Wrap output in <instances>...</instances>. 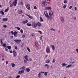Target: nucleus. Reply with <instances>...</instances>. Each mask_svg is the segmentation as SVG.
<instances>
[{
    "mask_svg": "<svg viewBox=\"0 0 78 78\" xmlns=\"http://www.w3.org/2000/svg\"><path fill=\"white\" fill-rule=\"evenodd\" d=\"M17 0H15L12 4L10 5V7H12L13 5L14 6H16L17 5Z\"/></svg>",
    "mask_w": 78,
    "mask_h": 78,
    "instance_id": "f257e3e1",
    "label": "nucleus"
},
{
    "mask_svg": "<svg viewBox=\"0 0 78 78\" xmlns=\"http://www.w3.org/2000/svg\"><path fill=\"white\" fill-rule=\"evenodd\" d=\"M46 50L47 53H50V49L49 47L48 46L47 47Z\"/></svg>",
    "mask_w": 78,
    "mask_h": 78,
    "instance_id": "f03ea898",
    "label": "nucleus"
},
{
    "mask_svg": "<svg viewBox=\"0 0 78 78\" xmlns=\"http://www.w3.org/2000/svg\"><path fill=\"white\" fill-rule=\"evenodd\" d=\"M14 41H15V42H16V43H17V44H20V42H21V41H22V40H14Z\"/></svg>",
    "mask_w": 78,
    "mask_h": 78,
    "instance_id": "7ed1b4c3",
    "label": "nucleus"
},
{
    "mask_svg": "<svg viewBox=\"0 0 78 78\" xmlns=\"http://www.w3.org/2000/svg\"><path fill=\"white\" fill-rule=\"evenodd\" d=\"M32 26L34 28H36L37 27V24L35 23H33L32 24Z\"/></svg>",
    "mask_w": 78,
    "mask_h": 78,
    "instance_id": "20e7f679",
    "label": "nucleus"
},
{
    "mask_svg": "<svg viewBox=\"0 0 78 78\" xmlns=\"http://www.w3.org/2000/svg\"><path fill=\"white\" fill-rule=\"evenodd\" d=\"M26 8L28 10H30V5L29 4H27L26 5Z\"/></svg>",
    "mask_w": 78,
    "mask_h": 78,
    "instance_id": "39448f33",
    "label": "nucleus"
},
{
    "mask_svg": "<svg viewBox=\"0 0 78 78\" xmlns=\"http://www.w3.org/2000/svg\"><path fill=\"white\" fill-rule=\"evenodd\" d=\"M24 69L22 70L21 71H19L18 73L19 74H22V73H24Z\"/></svg>",
    "mask_w": 78,
    "mask_h": 78,
    "instance_id": "423d86ee",
    "label": "nucleus"
},
{
    "mask_svg": "<svg viewBox=\"0 0 78 78\" xmlns=\"http://www.w3.org/2000/svg\"><path fill=\"white\" fill-rule=\"evenodd\" d=\"M45 10H51V7H46L45 8Z\"/></svg>",
    "mask_w": 78,
    "mask_h": 78,
    "instance_id": "0eeeda50",
    "label": "nucleus"
},
{
    "mask_svg": "<svg viewBox=\"0 0 78 78\" xmlns=\"http://www.w3.org/2000/svg\"><path fill=\"white\" fill-rule=\"evenodd\" d=\"M13 55L14 57H16V56H17V53H16V52L15 50H14L13 51Z\"/></svg>",
    "mask_w": 78,
    "mask_h": 78,
    "instance_id": "6e6552de",
    "label": "nucleus"
},
{
    "mask_svg": "<svg viewBox=\"0 0 78 78\" xmlns=\"http://www.w3.org/2000/svg\"><path fill=\"white\" fill-rule=\"evenodd\" d=\"M42 6H45V2L42 1Z\"/></svg>",
    "mask_w": 78,
    "mask_h": 78,
    "instance_id": "1a4fd4ad",
    "label": "nucleus"
},
{
    "mask_svg": "<svg viewBox=\"0 0 78 78\" xmlns=\"http://www.w3.org/2000/svg\"><path fill=\"white\" fill-rule=\"evenodd\" d=\"M46 17L48 18L49 20H51L52 19V17L51 16H48V15H46Z\"/></svg>",
    "mask_w": 78,
    "mask_h": 78,
    "instance_id": "9d476101",
    "label": "nucleus"
},
{
    "mask_svg": "<svg viewBox=\"0 0 78 78\" xmlns=\"http://www.w3.org/2000/svg\"><path fill=\"white\" fill-rule=\"evenodd\" d=\"M49 16H53V12L51 11H50L49 12Z\"/></svg>",
    "mask_w": 78,
    "mask_h": 78,
    "instance_id": "9b49d317",
    "label": "nucleus"
},
{
    "mask_svg": "<svg viewBox=\"0 0 78 78\" xmlns=\"http://www.w3.org/2000/svg\"><path fill=\"white\" fill-rule=\"evenodd\" d=\"M25 59H26V61H29V60H28V55H26V56H25L24 57Z\"/></svg>",
    "mask_w": 78,
    "mask_h": 78,
    "instance_id": "f8f14e48",
    "label": "nucleus"
},
{
    "mask_svg": "<svg viewBox=\"0 0 78 78\" xmlns=\"http://www.w3.org/2000/svg\"><path fill=\"white\" fill-rule=\"evenodd\" d=\"M60 20H61L62 22V23H63V22H64V17H63L62 16L61 17Z\"/></svg>",
    "mask_w": 78,
    "mask_h": 78,
    "instance_id": "ddd939ff",
    "label": "nucleus"
},
{
    "mask_svg": "<svg viewBox=\"0 0 78 78\" xmlns=\"http://www.w3.org/2000/svg\"><path fill=\"white\" fill-rule=\"evenodd\" d=\"M26 72H29L30 71V68H27L26 69Z\"/></svg>",
    "mask_w": 78,
    "mask_h": 78,
    "instance_id": "4468645a",
    "label": "nucleus"
},
{
    "mask_svg": "<svg viewBox=\"0 0 78 78\" xmlns=\"http://www.w3.org/2000/svg\"><path fill=\"white\" fill-rule=\"evenodd\" d=\"M37 25L39 27H41V23L39 22H37Z\"/></svg>",
    "mask_w": 78,
    "mask_h": 78,
    "instance_id": "2eb2a0df",
    "label": "nucleus"
},
{
    "mask_svg": "<svg viewBox=\"0 0 78 78\" xmlns=\"http://www.w3.org/2000/svg\"><path fill=\"white\" fill-rule=\"evenodd\" d=\"M2 46L4 48H6V47H7L6 46V44L5 43H3L2 45Z\"/></svg>",
    "mask_w": 78,
    "mask_h": 78,
    "instance_id": "dca6fc26",
    "label": "nucleus"
},
{
    "mask_svg": "<svg viewBox=\"0 0 78 78\" xmlns=\"http://www.w3.org/2000/svg\"><path fill=\"white\" fill-rule=\"evenodd\" d=\"M6 48H8L9 50H11V46H7Z\"/></svg>",
    "mask_w": 78,
    "mask_h": 78,
    "instance_id": "f3484780",
    "label": "nucleus"
},
{
    "mask_svg": "<svg viewBox=\"0 0 78 78\" xmlns=\"http://www.w3.org/2000/svg\"><path fill=\"white\" fill-rule=\"evenodd\" d=\"M18 13L20 14H22V13H23V12H22V10H20V11H19Z\"/></svg>",
    "mask_w": 78,
    "mask_h": 78,
    "instance_id": "a211bd4d",
    "label": "nucleus"
},
{
    "mask_svg": "<svg viewBox=\"0 0 78 78\" xmlns=\"http://www.w3.org/2000/svg\"><path fill=\"white\" fill-rule=\"evenodd\" d=\"M44 14L45 17H47L46 16H48V13H47V12H44Z\"/></svg>",
    "mask_w": 78,
    "mask_h": 78,
    "instance_id": "6ab92c4d",
    "label": "nucleus"
},
{
    "mask_svg": "<svg viewBox=\"0 0 78 78\" xmlns=\"http://www.w3.org/2000/svg\"><path fill=\"white\" fill-rule=\"evenodd\" d=\"M20 4L21 5H23V2L22 0H21V1L20 2Z\"/></svg>",
    "mask_w": 78,
    "mask_h": 78,
    "instance_id": "aec40b11",
    "label": "nucleus"
},
{
    "mask_svg": "<svg viewBox=\"0 0 78 78\" xmlns=\"http://www.w3.org/2000/svg\"><path fill=\"white\" fill-rule=\"evenodd\" d=\"M8 19V18H3L2 19V21H7Z\"/></svg>",
    "mask_w": 78,
    "mask_h": 78,
    "instance_id": "412c9836",
    "label": "nucleus"
},
{
    "mask_svg": "<svg viewBox=\"0 0 78 78\" xmlns=\"http://www.w3.org/2000/svg\"><path fill=\"white\" fill-rule=\"evenodd\" d=\"M62 67H64L65 66H67V64L65 63H62Z\"/></svg>",
    "mask_w": 78,
    "mask_h": 78,
    "instance_id": "4be33fe9",
    "label": "nucleus"
},
{
    "mask_svg": "<svg viewBox=\"0 0 78 78\" xmlns=\"http://www.w3.org/2000/svg\"><path fill=\"white\" fill-rule=\"evenodd\" d=\"M28 23V20H26V21H24L23 22V23Z\"/></svg>",
    "mask_w": 78,
    "mask_h": 78,
    "instance_id": "5701e85b",
    "label": "nucleus"
},
{
    "mask_svg": "<svg viewBox=\"0 0 78 78\" xmlns=\"http://www.w3.org/2000/svg\"><path fill=\"white\" fill-rule=\"evenodd\" d=\"M0 14H2V16H3L4 15V14H5V13L3 11H1L0 12Z\"/></svg>",
    "mask_w": 78,
    "mask_h": 78,
    "instance_id": "b1692460",
    "label": "nucleus"
},
{
    "mask_svg": "<svg viewBox=\"0 0 78 78\" xmlns=\"http://www.w3.org/2000/svg\"><path fill=\"white\" fill-rule=\"evenodd\" d=\"M27 26H28L29 27H31V26H32V25L31 24H30L29 23H27Z\"/></svg>",
    "mask_w": 78,
    "mask_h": 78,
    "instance_id": "393cba45",
    "label": "nucleus"
},
{
    "mask_svg": "<svg viewBox=\"0 0 78 78\" xmlns=\"http://www.w3.org/2000/svg\"><path fill=\"white\" fill-rule=\"evenodd\" d=\"M72 64H70V65H69L67 66H66V67L67 68H68L69 67H71V66H72Z\"/></svg>",
    "mask_w": 78,
    "mask_h": 78,
    "instance_id": "a878e982",
    "label": "nucleus"
},
{
    "mask_svg": "<svg viewBox=\"0 0 78 78\" xmlns=\"http://www.w3.org/2000/svg\"><path fill=\"white\" fill-rule=\"evenodd\" d=\"M9 7H8L7 9L5 10V12H6L9 10Z\"/></svg>",
    "mask_w": 78,
    "mask_h": 78,
    "instance_id": "bb28decb",
    "label": "nucleus"
},
{
    "mask_svg": "<svg viewBox=\"0 0 78 78\" xmlns=\"http://www.w3.org/2000/svg\"><path fill=\"white\" fill-rule=\"evenodd\" d=\"M51 47L52 49V50H55V46H54L53 45H51Z\"/></svg>",
    "mask_w": 78,
    "mask_h": 78,
    "instance_id": "cd10ccee",
    "label": "nucleus"
},
{
    "mask_svg": "<svg viewBox=\"0 0 78 78\" xmlns=\"http://www.w3.org/2000/svg\"><path fill=\"white\" fill-rule=\"evenodd\" d=\"M50 61L49 59H48L47 60V61L46 62V63L48 64V63H50Z\"/></svg>",
    "mask_w": 78,
    "mask_h": 78,
    "instance_id": "c85d7f7f",
    "label": "nucleus"
},
{
    "mask_svg": "<svg viewBox=\"0 0 78 78\" xmlns=\"http://www.w3.org/2000/svg\"><path fill=\"white\" fill-rule=\"evenodd\" d=\"M12 67H15V64L12 63Z\"/></svg>",
    "mask_w": 78,
    "mask_h": 78,
    "instance_id": "c756f323",
    "label": "nucleus"
},
{
    "mask_svg": "<svg viewBox=\"0 0 78 78\" xmlns=\"http://www.w3.org/2000/svg\"><path fill=\"white\" fill-rule=\"evenodd\" d=\"M27 48L28 51L29 52H31V51H30V48H28V47H27Z\"/></svg>",
    "mask_w": 78,
    "mask_h": 78,
    "instance_id": "7c9ffc66",
    "label": "nucleus"
},
{
    "mask_svg": "<svg viewBox=\"0 0 78 78\" xmlns=\"http://www.w3.org/2000/svg\"><path fill=\"white\" fill-rule=\"evenodd\" d=\"M21 69H23L24 70H25V66H23V67L21 68Z\"/></svg>",
    "mask_w": 78,
    "mask_h": 78,
    "instance_id": "2f4dec72",
    "label": "nucleus"
},
{
    "mask_svg": "<svg viewBox=\"0 0 78 78\" xmlns=\"http://www.w3.org/2000/svg\"><path fill=\"white\" fill-rule=\"evenodd\" d=\"M3 41V39H0L1 44H3V41Z\"/></svg>",
    "mask_w": 78,
    "mask_h": 78,
    "instance_id": "473e14b6",
    "label": "nucleus"
},
{
    "mask_svg": "<svg viewBox=\"0 0 78 78\" xmlns=\"http://www.w3.org/2000/svg\"><path fill=\"white\" fill-rule=\"evenodd\" d=\"M40 20L41 22H43L44 21V20L42 18V16H40Z\"/></svg>",
    "mask_w": 78,
    "mask_h": 78,
    "instance_id": "72a5a7b5",
    "label": "nucleus"
},
{
    "mask_svg": "<svg viewBox=\"0 0 78 78\" xmlns=\"http://www.w3.org/2000/svg\"><path fill=\"white\" fill-rule=\"evenodd\" d=\"M35 45L37 47H38V43L37 42H35Z\"/></svg>",
    "mask_w": 78,
    "mask_h": 78,
    "instance_id": "f704fd0d",
    "label": "nucleus"
},
{
    "mask_svg": "<svg viewBox=\"0 0 78 78\" xmlns=\"http://www.w3.org/2000/svg\"><path fill=\"white\" fill-rule=\"evenodd\" d=\"M15 28H17V30H20V27H15Z\"/></svg>",
    "mask_w": 78,
    "mask_h": 78,
    "instance_id": "c9c22d12",
    "label": "nucleus"
},
{
    "mask_svg": "<svg viewBox=\"0 0 78 78\" xmlns=\"http://www.w3.org/2000/svg\"><path fill=\"white\" fill-rule=\"evenodd\" d=\"M14 34H17V32H16V31H14Z\"/></svg>",
    "mask_w": 78,
    "mask_h": 78,
    "instance_id": "e433bc0d",
    "label": "nucleus"
},
{
    "mask_svg": "<svg viewBox=\"0 0 78 78\" xmlns=\"http://www.w3.org/2000/svg\"><path fill=\"white\" fill-rule=\"evenodd\" d=\"M41 73H39L38 75V77H39V78H40V76H41Z\"/></svg>",
    "mask_w": 78,
    "mask_h": 78,
    "instance_id": "4c0bfd02",
    "label": "nucleus"
},
{
    "mask_svg": "<svg viewBox=\"0 0 78 78\" xmlns=\"http://www.w3.org/2000/svg\"><path fill=\"white\" fill-rule=\"evenodd\" d=\"M47 73H48V72H45L44 73V75L45 76H47Z\"/></svg>",
    "mask_w": 78,
    "mask_h": 78,
    "instance_id": "58836bf2",
    "label": "nucleus"
},
{
    "mask_svg": "<svg viewBox=\"0 0 78 78\" xmlns=\"http://www.w3.org/2000/svg\"><path fill=\"white\" fill-rule=\"evenodd\" d=\"M66 6H67V5H64V6L63 7V8L64 9H65V8H66Z\"/></svg>",
    "mask_w": 78,
    "mask_h": 78,
    "instance_id": "ea45409f",
    "label": "nucleus"
},
{
    "mask_svg": "<svg viewBox=\"0 0 78 78\" xmlns=\"http://www.w3.org/2000/svg\"><path fill=\"white\" fill-rule=\"evenodd\" d=\"M29 18L31 19H33V16H29Z\"/></svg>",
    "mask_w": 78,
    "mask_h": 78,
    "instance_id": "a19ab883",
    "label": "nucleus"
},
{
    "mask_svg": "<svg viewBox=\"0 0 78 78\" xmlns=\"http://www.w3.org/2000/svg\"><path fill=\"white\" fill-rule=\"evenodd\" d=\"M3 27L4 28H7V27H8V26H7L6 25H3Z\"/></svg>",
    "mask_w": 78,
    "mask_h": 78,
    "instance_id": "79ce46f5",
    "label": "nucleus"
},
{
    "mask_svg": "<svg viewBox=\"0 0 78 78\" xmlns=\"http://www.w3.org/2000/svg\"><path fill=\"white\" fill-rule=\"evenodd\" d=\"M50 30H53L54 31H55V30L53 28H51L50 29Z\"/></svg>",
    "mask_w": 78,
    "mask_h": 78,
    "instance_id": "37998d69",
    "label": "nucleus"
},
{
    "mask_svg": "<svg viewBox=\"0 0 78 78\" xmlns=\"http://www.w3.org/2000/svg\"><path fill=\"white\" fill-rule=\"evenodd\" d=\"M56 61V60H55V59H53V61H52V62L53 63H55V62Z\"/></svg>",
    "mask_w": 78,
    "mask_h": 78,
    "instance_id": "c03bdc74",
    "label": "nucleus"
},
{
    "mask_svg": "<svg viewBox=\"0 0 78 78\" xmlns=\"http://www.w3.org/2000/svg\"><path fill=\"white\" fill-rule=\"evenodd\" d=\"M20 75H18L16 76V78H20Z\"/></svg>",
    "mask_w": 78,
    "mask_h": 78,
    "instance_id": "a18cd8bd",
    "label": "nucleus"
},
{
    "mask_svg": "<svg viewBox=\"0 0 78 78\" xmlns=\"http://www.w3.org/2000/svg\"><path fill=\"white\" fill-rule=\"evenodd\" d=\"M23 45H24V43H23L22 44V45H21V46L22 47H23L24 46Z\"/></svg>",
    "mask_w": 78,
    "mask_h": 78,
    "instance_id": "49530a36",
    "label": "nucleus"
},
{
    "mask_svg": "<svg viewBox=\"0 0 78 78\" xmlns=\"http://www.w3.org/2000/svg\"><path fill=\"white\" fill-rule=\"evenodd\" d=\"M20 31L21 33H22H22H23V30H22V29H21L20 30Z\"/></svg>",
    "mask_w": 78,
    "mask_h": 78,
    "instance_id": "de8ad7c7",
    "label": "nucleus"
},
{
    "mask_svg": "<svg viewBox=\"0 0 78 78\" xmlns=\"http://www.w3.org/2000/svg\"><path fill=\"white\" fill-rule=\"evenodd\" d=\"M29 61H32V59L31 58H29V59L28 60Z\"/></svg>",
    "mask_w": 78,
    "mask_h": 78,
    "instance_id": "09e8293b",
    "label": "nucleus"
},
{
    "mask_svg": "<svg viewBox=\"0 0 78 78\" xmlns=\"http://www.w3.org/2000/svg\"><path fill=\"white\" fill-rule=\"evenodd\" d=\"M64 3H67V1L66 0H65L64 1Z\"/></svg>",
    "mask_w": 78,
    "mask_h": 78,
    "instance_id": "8fccbe9b",
    "label": "nucleus"
},
{
    "mask_svg": "<svg viewBox=\"0 0 78 78\" xmlns=\"http://www.w3.org/2000/svg\"><path fill=\"white\" fill-rule=\"evenodd\" d=\"M11 33L12 34V35L14 34V32H13V31H11Z\"/></svg>",
    "mask_w": 78,
    "mask_h": 78,
    "instance_id": "3c124183",
    "label": "nucleus"
},
{
    "mask_svg": "<svg viewBox=\"0 0 78 78\" xmlns=\"http://www.w3.org/2000/svg\"><path fill=\"white\" fill-rule=\"evenodd\" d=\"M7 48H5V50L6 51H8V49H6Z\"/></svg>",
    "mask_w": 78,
    "mask_h": 78,
    "instance_id": "603ef678",
    "label": "nucleus"
},
{
    "mask_svg": "<svg viewBox=\"0 0 78 78\" xmlns=\"http://www.w3.org/2000/svg\"><path fill=\"white\" fill-rule=\"evenodd\" d=\"M38 32H39V33H40V34H42V31H41L40 30H38Z\"/></svg>",
    "mask_w": 78,
    "mask_h": 78,
    "instance_id": "864d4df0",
    "label": "nucleus"
},
{
    "mask_svg": "<svg viewBox=\"0 0 78 78\" xmlns=\"http://www.w3.org/2000/svg\"><path fill=\"white\" fill-rule=\"evenodd\" d=\"M72 5L70 6L69 7V9H72Z\"/></svg>",
    "mask_w": 78,
    "mask_h": 78,
    "instance_id": "5fc2aeb1",
    "label": "nucleus"
},
{
    "mask_svg": "<svg viewBox=\"0 0 78 78\" xmlns=\"http://www.w3.org/2000/svg\"><path fill=\"white\" fill-rule=\"evenodd\" d=\"M15 48L16 49V50H17V46H15Z\"/></svg>",
    "mask_w": 78,
    "mask_h": 78,
    "instance_id": "6e6d98bb",
    "label": "nucleus"
},
{
    "mask_svg": "<svg viewBox=\"0 0 78 78\" xmlns=\"http://www.w3.org/2000/svg\"><path fill=\"white\" fill-rule=\"evenodd\" d=\"M34 9H37V7H36V6H34Z\"/></svg>",
    "mask_w": 78,
    "mask_h": 78,
    "instance_id": "4d7b16f0",
    "label": "nucleus"
},
{
    "mask_svg": "<svg viewBox=\"0 0 78 78\" xmlns=\"http://www.w3.org/2000/svg\"><path fill=\"white\" fill-rule=\"evenodd\" d=\"M50 67V66L49 65L48 66H47V69H49V68Z\"/></svg>",
    "mask_w": 78,
    "mask_h": 78,
    "instance_id": "13d9d810",
    "label": "nucleus"
},
{
    "mask_svg": "<svg viewBox=\"0 0 78 78\" xmlns=\"http://www.w3.org/2000/svg\"><path fill=\"white\" fill-rule=\"evenodd\" d=\"M40 39L41 40V41H42V36H41V37Z\"/></svg>",
    "mask_w": 78,
    "mask_h": 78,
    "instance_id": "bf43d9fd",
    "label": "nucleus"
},
{
    "mask_svg": "<svg viewBox=\"0 0 78 78\" xmlns=\"http://www.w3.org/2000/svg\"><path fill=\"white\" fill-rule=\"evenodd\" d=\"M9 52H10V53H12V51H9Z\"/></svg>",
    "mask_w": 78,
    "mask_h": 78,
    "instance_id": "052dcab7",
    "label": "nucleus"
},
{
    "mask_svg": "<svg viewBox=\"0 0 78 78\" xmlns=\"http://www.w3.org/2000/svg\"><path fill=\"white\" fill-rule=\"evenodd\" d=\"M74 63H75V62L74 61L72 62H71V64H74Z\"/></svg>",
    "mask_w": 78,
    "mask_h": 78,
    "instance_id": "680f3d73",
    "label": "nucleus"
},
{
    "mask_svg": "<svg viewBox=\"0 0 78 78\" xmlns=\"http://www.w3.org/2000/svg\"><path fill=\"white\" fill-rule=\"evenodd\" d=\"M27 61H26V60H24V63H26V62H27Z\"/></svg>",
    "mask_w": 78,
    "mask_h": 78,
    "instance_id": "e2e57ef3",
    "label": "nucleus"
},
{
    "mask_svg": "<svg viewBox=\"0 0 78 78\" xmlns=\"http://www.w3.org/2000/svg\"><path fill=\"white\" fill-rule=\"evenodd\" d=\"M45 67H48V64H46L45 65Z\"/></svg>",
    "mask_w": 78,
    "mask_h": 78,
    "instance_id": "0e129e2a",
    "label": "nucleus"
},
{
    "mask_svg": "<svg viewBox=\"0 0 78 78\" xmlns=\"http://www.w3.org/2000/svg\"><path fill=\"white\" fill-rule=\"evenodd\" d=\"M44 72H44L41 71V72H40V73H44Z\"/></svg>",
    "mask_w": 78,
    "mask_h": 78,
    "instance_id": "69168bd1",
    "label": "nucleus"
},
{
    "mask_svg": "<svg viewBox=\"0 0 78 78\" xmlns=\"http://www.w3.org/2000/svg\"><path fill=\"white\" fill-rule=\"evenodd\" d=\"M76 51L77 53H78V49H76Z\"/></svg>",
    "mask_w": 78,
    "mask_h": 78,
    "instance_id": "338daca9",
    "label": "nucleus"
},
{
    "mask_svg": "<svg viewBox=\"0 0 78 78\" xmlns=\"http://www.w3.org/2000/svg\"><path fill=\"white\" fill-rule=\"evenodd\" d=\"M14 37H17V34H14Z\"/></svg>",
    "mask_w": 78,
    "mask_h": 78,
    "instance_id": "774afa93",
    "label": "nucleus"
}]
</instances>
